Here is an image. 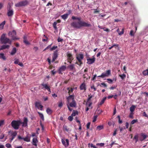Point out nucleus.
<instances>
[{"instance_id": "50", "label": "nucleus", "mask_w": 148, "mask_h": 148, "mask_svg": "<svg viewBox=\"0 0 148 148\" xmlns=\"http://www.w3.org/2000/svg\"><path fill=\"white\" fill-rule=\"evenodd\" d=\"M5 146L8 148H10V147H11V144H10L9 143L6 144L5 145Z\"/></svg>"}, {"instance_id": "16", "label": "nucleus", "mask_w": 148, "mask_h": 148, "mask_svg": "<svg viewBox=\"0 0 148 148\" xmlns=\"http://www.w3.org/2000/svg\"><path fill=\"white\" fill-rule=\"evenodd\" d=\"M66 69V66H64V65H63L62 66H61V67H60V69H59V74H62V72H63V71H65Z\"/></svg>"}, {"instance_id": "51", "label": "nucleus", "mask_w": 148, "mask_h": 148, "mask_svg": "<svg viewBox=\"0 0 148 148\" xmlns=\"http://www.w3.org/2000/svg\"><path fill=\"white\" fill-rule=\"evenodd\" d=\"M134 114V113H132V112H131L130 113V115H129L130 118H133Z\"/></svg>"}, {"instance_id": "25", "label": "nucleus", "mask_w": 148, "mask_h": 148, "mask_svg": "<svg viewBox=\"0 0 148 148\" xmlns=\"http://www.w3.org/2000/svg\"><path fill=\"white\" fill-rule=\"evenodd\" d=\"M117 32H118L119 35H121L123 34H124V28H123L122 29V31L121 32H120L119 29L118 28L117 30Z\"/></svg>"}, {"instance_id": "53", "label": "nucleus", "mask_w": 148, "mask_h": 148, "mask_svg": "<svg viewBox=\"0 0 148 148\" xmlns=\"http://www.w3.org/2000/svg\"><path fill=\"white\" fill-rule=\"evenodd\" d=\"M91 124L90 122H88L87 124V129H89Z\"/></svg>"}, {"instance_id": "36", "label": "nucleus", "mask_w": 148, "mask_h": 148, "mask_svg": "<svg viewBox=\"0 0 148 148\" xmlns=\"http://www.w3.org/2000/svg\"><path fill=\"white\" fill-rule=\"evenodd\" d=\"M46 112L48 114H51L52 112V110H51V109H49V108H47L46 110Z\"/></svg>"}, {"instance_id": "18", "label": "nucleus", "mask_w": 148, "mask_h": 148, "mask_svg": "<svg viewBox=\"0 0 148 148\" xmlns=\"http://www.w3.org/2000/svg\"><path fill=\"white\" fill-rule=\"evenodd\" d=\"M71 13V11L69 10V14H63L61 16L62 18L63 19L65 20L68 18L69 14Z\"/></svg>"}, {"instance_id": "64", "label": "nucleus", "mask_w": 148, "mask_h": 148, "mask_svg": "<svg viewBox=\"0 0 148 148\" xmlns=\"http://www.w3.org/2000/svg\"><path fill=\"white\" fill-rule=\"evenodd\" d=\"M19 62V60L18 59H17V60H16L14 62V63L15 64H18Z\"/></svg>"}, {"instance_id": "62", "label": "nucleus", "mask_w": 148, "mask_h": 148, "mask_svg": "<svg viewBox=\"0 0 148 148\" xmlns=\"http://www.w3.org/2000/svg\"><path fill=\"white\" fill-rule=\"evenodd\" d=\"M101 85H102L104 87L107 86V84H105V83H101V85H100V86H101Z\"/></svg>"}, {"instance_id": "37", "label": "nucleus", "mask_w": 148, "mask_h": 148, "mask_svg": "<svg viewBox=\"0 0 148 148\" xmlns=\"http://www.w3.org/2000/svg\"><path fill=\"white\" fill-rule=\"evenodd\" d=\"M141 135L143 137V139H140L141 141H143V140L146 139V138L147 137V136L146 135V134H141Z\"/></svg>"}, {"instance_id": "44", "label": "nucleus", "mask_w": 148, "mask_h": 148, "mask_svg": "<svg viewBox=\"0 0 148 148\" xmlns=\"http://www.w3.org/2000/svg\"><path fill=\"white\" fill-rule=\"evenodd\" d=\"M134 139H135L136 140V142H137L138 141V135H136L134 137Z\"/></svg>"}, {"instance_id": "22", "label": "nucleus", "mask_w": 148, "mask_h": 148, "mask_svg": "<svg viewBox=\"0 0 148 148\" xmlns=\"http://www.w3.org/2000/svg\"><path fill=\"white\" fill-rule=\"evenodd\" d=\"M10 47V46L9 45H3L1 46L0 50H3V49H5L6 48L8 49Z\"/></svg>"}, {"instance_id": "6", "label": "nucleus", "mask_w": 148, "mask_h": 148, "mask_svg": "<svg viewBox=\"0 0 148 148\" xmlns=\"http://www.w3.org/2000/svg\"><path fill=\"white\" fill-rule=\"evenodd\" d=\"M8 35L9 36L12 37V40H16V39H18L19 38H17L16 36V32L15 30H13L12 32H9Z\"/></svg>"}, {"instance_id": "4", "label": "nucleus", "mask_w": 148, "mask_h": 148, "mask_svg": "<svg viewBox=\"0 0 148 148\" xmlns=\"http://www.w3.org/2000/svg\"><path fill=\"white\" fill-rule=\"evenodd\" d=\"M22 123L21 120H13L11 124L12 127L15 130L18 129L20 125Z\"/></svg>"}, {"instance_id": "1", "label": "nucleus", "mask_w": 148, "mask_h": 148, "mask_svg": "<svg viewBox=\"0 0 148 148\" xmlns=\"http://www.w3.org/2000/svg\"><path fill=\"white\" fill-rule=\"evenodd\" d=\"M72 19H77L79 21L78 22L73 21L71 23V26L75 28L80 29L82 27H91L92 25L89 23H86L84 21H81V18H77V17H75V16H72Z\"/></svg>"}, {"instance_id": "55", "label": "nucleus", "mask_w": 148, "mask_h": 148, "mask_svg": "<svg viewBox=\"0 0 148 148\" xmlns=\"http://www.w3.org/2000/svg\"><path fill=\"white\" fill-rule=\"evenodd\" d=\"M68 119L70 121H72L73 120V117L71 115V116H69V117H68Z\"/></svg>"}, {"instance_id": "30", "label": "nucleus", "mask_w": 148, "mask_h": 148, "mask_svg": "<svg viewBox=\"0 0 148 148\" xmlns=\"http://www.w3.org/2000/svg\"><path fill=\"white\" fill-rule=\"evenodd\" d=\"M5 21H3L0 24V29H2L3 28L5 24Z\"/></svg>"}, {"instance_id": "38", "label": "nucleus", "mask_w": 148, "mask_h": 148, "mask_svg": "<svg viewBox=\"0 0 148 148\" xmlns=\"http://www.w3.org/2000/svg\"><path fill=\"white\" fill-rule=\"evenodd\" d=\"M117 118L119 119L118 122L119 123H122L123 121L121 119L120 116V115H118L117 116Z\"/></svg>"}, {"instance_id": "20", "label": "nucleus", "mask_w": 148, "mask_h": 148, "mask_svg": "<svg viewBox=\"0 0 148 148\" xmlns=\"http://www.w3.org/2000/svg\"><path fill=\"white\" fill-rule=\"evenodd\" d=\"M79 88L81 90H86V85L84 83H83L80 85Z\"/></svg>"}, {"instance_id": "5", "label": "nucleus", "mask_w": 148, "mask_h": 148, "mask_svg": "<svg viewBox=\"0 0 148 148\" xmlns=\"http://www.w3.org/2000/svg\"><path fill=\"white\" fill-rule=\"evenodd\" d=\"M76 58L77 62H76L75 64H77L81 66L83 64L82 60L84 58V55L82 54H78L76 55Z\"/></svg>"}, {"instance_id": "13", "label": "nucleus", "mask_w": 148, "mask_h": 148, "mask_svg": "<svg viewBox=\"0 0 148 148\" xmlns=\"http://www.w3.org/2000/svg\"><path fill=\"white\" fill-rule=\"evenodd\" d=\"M41 85L43 86L44 88H45V89H47L49 92H51V90L50 87L49 86L48 84H44V83H42V84H41Z\"/></svg>"}, {"instance_id": "9", "label": "nucleus", "mask_w": 148, "mask_h": 148, "mask_svg": "<svg viewBox=\"0 0 148 148\" xmlns=\"http://www.w3.org/2000/svg\"><path fill=\"white\" fill-rule=\"evenodd\" d=\"M58 50H56L55 51H54L53 53V56H52V62L55 61V60L58 58Z\"/></svg>"}, {"instance_id": "58", "label": "nucleus", "mask_w": 148, "mask_h": 148, "mask_svg": "<svg viewBox=\"0 0 148 148\" xmlns=\"http://www.w3.org/2000/svg\"><path fill=\"white\" fill-rule=\"evenodd\" d=\"M27 39V37H26V36H24L23 37V41L25 43V40H26Z\"/></svg>"}, {"instance_id": "34", "label": "nucleus", "mask_w": 148, "mask_h": 148, "mask_svg": "<svg viewBox=\"0 0 148 148\" xmlns=\"http://www.w3.org/2000/svg\"><path fill=\"white\" fill-rule=\"evenodd\" d=\"M92 104V102L91 101H88V99H87V102L86 103V105L87 106L89 107H90V106Z\"/></svg>"}, {"instance_id": "26", "label": "nucleus", "mask_w": 148, "mask_h": 148, "mask_svg": "<svg viewBox=\"0 0 148 148\" xmlns=\"http://www.w3.org/2000/svg\"><path fill=\"white\" fill-rule=\"evenodd\" d=\"M38 113L39 114V116L40 117L41 119H42V121H44V115H43L42 113H41V112H38Z\"/></svg>"}, {"instance_id": "12", "label": "nucleus", "mask_w": 148, "mask_h": 148, "mask_svg": "<svg viewBox=\"0 0 148 148\" xmlns=\"http://www.w3.org/2000/svg\"><path fill=\"white\" fill-rule=\"evenodd\" d=\"M35 106L38 109H40V110H42L43 108V106L41 104V103L40 102H36L35 103Z\"/></svg>"}, {"instance_id": "19", "label": "nucleus", "mask_w": 148, "mask_h": 148, "mask_svg": "<svg viewBox=\"0 0 148 148\" xmlns=\"http://www.w3.org/2000/svg\"><path fill=\"white\" fill-rule=\"evenodd\" d=\"M67 60H73L74 59V58L73 56L71 53H67Z\"/></svg>"}, {"instance_id": "63", "label": "nucleus", "mask_w": 148, "mask_h": 148, "mask_svg": "<svg viewBox=\"0 0 148 148\" xmlns=\"http://www.w3.org/2000/svg\"><path fill=\"white\" fill-rule=\"evenodd\" d=\"M63 106V103L62 102H60L58 104V106L59 107H62V106Z\"/></svg>"}, {"instance_id": "42", "label": "nucleus", "mask_w": 148, "mask_h": 148, "mask_svg": "<svg viewBox=\"0 0 148 148\" xmlns=\"http://www.w3.org/2000/svg\"><path fill=\"white\" fill-rule=\"evenodd\" d=\"M57 24V22H54L53 23V26L55 29H57V27H56Z\"/></svg>"}, {"instance_id": "40", "label": "nucleus", "mask_w": 148, "mask_h": 148, "mask_svg": "<svg viewBox=\"0 0 148 148\" xmlns=\"http://www.w3.org/2000/svg\"><path fill=\"white\" fill-rule=\"evenodd\" d=\"M119 76L121 77L122 79H124L126 77V75L124 73H123L122 75H119Z\"/></svg>"}, {"instance_id": "57", "label": "nucleus", "mask_w": 148, "mask_h": 148, "mask_svg": "<svg viewBox=\"0 0 148 148\" xmlns=\"http://www.w3.org/2000/svg\"><path fill=\"white\" fill-rule=\"evenodd\" d=\"M97 145H99L101 147L103 146L104 145V143H97Z\"/></svg>"}, {"instance_id": "10", "label": "nucleus", "mask_w": 148, "mask_h": 148, "mask_svg": "<svg viewBox=\"0 0 148 148\" xmlns=\"http://www.w3.org/2000/svg\"><path fill=\"white\" fill-rule=\"evenodd\" d=\"M87 63L88 64H91L94 62L95 60V58L94 57H93L92 58H90L88 57L87 58Z\"/></svg>"}, {"instance_id": "31", "label": "nucleus", "mask_w": 148, "mask_h": 148, "mask_svg": "<svg viewBox=\"0 0 148 148\" xmlns=\"http://www.w3.org/2000/svg\"><path fill=\"white\" fill-rule=\"evenodd\" d=\"M78 112L77 110H73L72 113L71 115L73 117V116H75L76 115V114H77Z\"/></svg>"}, {"instance_id": "56", "label": "nucleus", "mask_w": 148, "mask_h": 148, "mask_svg": "<svg viewBox=\"0 0 148 148\" xmlns=\"http://www.w3.org/2000/svg\"><path fill=\"white\" fill-rule=\"evenodd\" d=\"M63 40L62 38H60V37H59L58 38V42H62Z\"/></svg>"}, {"instance_id": "8", "label": "nucleus", "mask_w": 148, "mask_h": 148, "mask_svg": "<svg viewBox=\"0 0 148 148\" xmlns=\"http://www.w3.org/2000/svg\"><path fill=\"white\" fill-rule=\"evenodd\" d=\"M28 2L26 0L25 1H23L19 2L18 3L16 4L15 6L16 7H21V6H24V5H27Z\"/></svg>"}, {"instance_id": "39", "label": "nucleus", "mask_w": 148, "mask_h": 148, "mask_svg": "<svg viewBox=\"0 0 148 148\" xmlns=\"http://www.w3.org/2000/svg\"><path fill=\"white\" fill-rule=\"evenodd\" d=\"M57 48H58V46H53L50 48V51H53V50L56 49Z\"/></svg>"}, {"instance_id": "28", "label": "nucleus", "mask_w": 148, "mask_h": 148, "mask_svg": "<svg viewBox=\"0 0 148 148\" xmlns=\"http://www.w3.org/2000/svg\"><path fill=\"white\" fill-rule=\"evenodd\" d=\"M106 98L107 97H104L101 101L100 103H99V105H102V104L104 103Z\"/></svg>"}, {"instance_id": "45", "label": "nucleus", "mask_w": 148, "mask_h": 148, "mask_svg": "<svg viewBox=\"0 0 148 148\" xmlns=\"http://www.w3.org/2000/svg\"><path fill=\"white\" fill-rule=\"evenodd\" d=\"M44 36L45 37V38H42V41H47L48 39V38L45 35H44Z\"/></svg>"}, {"instance_id": "54", "label": "nucleus", "mask_w": 148, "mask_h": 148, "mask_svg": "<svg viewBox=\"0 0 148 148\" xmlns=\"http://www.w3.org/2000/svg\"><path fill=\"white\" fill-rule=\"evenodd\" d=\"M4 121L3 120L0 121V126H1L2 125H3Z\"/></svg>"}, {"instance_id": "61", "label": "nucleus", "mask_w": 148, "mask_h": 148, "mask_svg": "<svg viewBox=\"0 0 148 148\" xmlns=\"http://www.w3.org/2000/svg\"><path fill=\"white\" fill-rule=\"evenodd\" d=\"M130 36H134V33H133V31H130Z\"/></svg>"}, {"instance_id": "14", "label": "nucleus", "mask_w": 148, "mask_h": 148, "mask_svg": "<svg viewBox=\"0 0 148 148\" xmlns=\"http://www.w3.org/2000/svg\"><path fill=\"white\" fill-rule=\"evenodd\" d=\"M62 142L63 145H65V147H67L69 145V140L68 139H66V142L64 139H62Z\"/></svg>"}, {"instance_id": "32", "label": "nucleus", "mask_w": 148, "mask_h": 148, "mask_svg": "<svg viewBox=\"0 0 148 148\" xmlns=\"http://www.w3.org/2000/svg\"><path fill=\"white\" fill-rule=\"evenodd\" d=\"M67 89L68 90V93L69 95H70L73 92V88H71L70 89L69 88H67Z\"/></svg>"}, {"instance_id": "46", "label": "nucleus", "mask_w": 148, "mask_h": 148, "mask_svg": "<svg viewBox=\"0 0 148 148\" xmlns=\"http://www.w3.org/2000/svg\"><path fill=\"white\" fill-rule=\"evenodd\" d=\"M97 128L99 130H102L103 128V126H98L97 127Z\"/></svg>"}, {"instance_id": "59", "label": "nucleus", "mask_w": 148, "mask_h": 148, "mask_svg": "<svg viewBox=\"0 0 148 148\" xmlns=\"http://www.w3.org/2000/svg\"><path fill=\"white\" fill-rule=\"evenodd\" d=\"M87 75V74H83V75H82V77L84 78H86V79H87L88 78L86 76V75Z\"/></svg>"}, {"instance_id": "52", "label": "nucleus", "mask_w": 148, "mask_h": 148, "mask_svg": "<svg viewBox=\"0 0 148 148\" xmlns=\"http://www.w3.org/2000/svg\"><path fill=\"white\" fill-rule=\"evenodd\" d=\"M25 44L26 45H29V44H30V43L27 40V38L26 40H25Z\"/></svg>"}, {"instance_id": "17", "label": "nucleus", "mask_w": 148, "mask_h": 148, "mask_svg": "<svg viewBox=\"0 0 148 148\" xmlns=\"http://www.w3.org/2000/svg\"><path fill=\"white\" fill-rule=\"evenodd\" d=\"M28 121V119L26 117H24V121L21 123L23 124V126H27V122Z\"/></svg>"}, {"instance_id": "23", "label": "nucleus", "mask_w": 148, "mask_h": 148, "mask_svg": "<svg viewBox=\"0 0 148 148\" xmlns=\"http://www.w3.org/2000/svg\"><path fill=\"white\" fill-rule=\"evenodd\" d=\"M32 142L34 145L37 146L36 143L38 142V140L37 138H36V137L34 138L32 140Z\"/></svg>"}, {"instance_id": "3", "label": "nucleus", "mask_w": 148, "mask_h": 148, "mask_svg": "<svg viewBox=\"0 0 148 148\" xmlns=\"http://www.w3.org/2000/svg\"><path fill=\"white\" fill-rule=\"evenodd\" d=\"M5 34H3L1 35L0 40L1 42V43L6 44L7 43H8L11 44L12 41L10 40L9 38H8L7 37H5Z\"/></svg>"}, {"instance_id": "27", "label": "nucleus", "mask_w": 148, "mask_h": 148, "mask_svg": "<svg viewBox=\"0 0 148 148\" xmlns=\"http://www.w3.org/2000/svg\"><path fill=\"white\" fill-rule=\"evenodd\" d=\"M135 106L134 105H132L130 108V110L131 112H132V113H133L134 111L135 110Z\"/></svg>"}, {"instance_id": "35", "label": "nucleus", "mask_w": 148, "mask_h": 148, "mask_svg": "<svg viewBox=\"0 0 148 148\" xmlns=\"http://www.w3.org/2000/svg\"><path fill=\"white\" fill-rule=\"evenodd\" d=\"M143 75H148V69L143 71Z\"/></svg>"}, {"instance_id": "60", "label": "nucleus", "mask_w": 148, "mask_h": 148, "mask_svg": "<svg viewBox=\"0 0 148 148\" xmlns=\"http://www.w3.org/2000/svg\"><path fill=\"white\" fill-rule=\"evenodd\" d=\"M97 77L96 74H95V75H93V76L92 78V80H94L95 79L96 77Z\"/></svg>"}, {"instance_id": "29", "label": "nucleus", "mask_w": 148, "mask_h": 148, "mask_svg": "<svg viewBox=\"0 0 148 148\" xmlns=\"http://www.w3.org/2000/svg\"><path fill=\"white\" fill-rule=\"evenodd\" d=\"M68 67L71 70H73L75 68L74 64H70L68 66Z\"/></svg>"}, {"instance_id": "41", "label": "nucleus", "mask_w": 148, "mask_h": 148, "mask_svg": "<svg viewBox=\"0 0 148 148\" xmlns=\"http://www.w3.org/2000/svg\"><path fill=\"white\" fill-rule=\"evenodd\" d=\"M138 121V120L137 119H134L132 121H131V125H133V124H134V123H136V122H137Z\"/></svg>"}, {"instance_id": "24", "label": "nucleus", "mask_w": 148, "mask_h": 148, "mask_svg": "<svg viewBox=\"0 0 148 148\" xmlns=\"http://www.w3.org/2000/svg\"><path fill=\"white\" fill-rule=\"evenodd\" d=\"M16 51V47H14V48H13L12 51H11L10 54L11 55H14L15 54Z\"/></svg>"}, {"instance_id": "43", "label": "nucleus", "mask_w": 148, "mask_h": 148, "mask_svg": "<svg viewBox=\"0 0 148 148\" xmlns=\"http://www.w3.org/2000/svg\"><path fill=\"white\" fill-rule=\"evenodd\" d=\"M97 115H94V116L93 119L92 120L93 122H95V121H96L97 117Z\"/></svg>"}, {"instance_id": "15", "label": "nucleus", "mask_w": 148, "mask_h": 148, "mask_svg": "<svg viewBox=\"0 0 148 148\" xmlns=\"http://www.w3.org/2000/svg\"><path fill=\"white\" fill-rule=\"evenodd\" d=\"M17 134V132L16 131H15L14 132H11V135L12 136V137L11 139V142L14 140V138L16 136Z\"/></svg>"}, {"instance_id": "48", "label": "nucleus", "mask_w": 148, "mask_h": 148, "mask_svg": "<svg viewBox=\"0 0 148 148\" xmlns=\"http://www.w3.org/2000/svg\"><path fill=\"white\" fill-rule=\"evenodd\" d=\"M88 98L87 99L88 101H91V99L92 97H93V96L92 95H88Z\"/></svg>"}, {"instance_id": "2", "label": "nucleus", "mask_w": 148, "mask_h": 148, "mask_svg": "<svg viewBox=\"0 0 148 148\" xmlns=\"http://www.w3.org/2000/svg\"><path fill=\"white\" fill-rule=\"evenodd\" d=\"M67 100L68 102V103L67 104V107L69 110L71 111L73 110V109L71 108L70 106L75 107L77 106V103L74 99V95H69L67 97Z\"/></svg>"}, {"instance_id": "49", "label": "nucleus", "mask_w": 148, "mask_h": 148, "mask_svg": "<svg viewBox=\"0 0 148 148\" xmlns=\"http://www.w3.org/2000/svg\"><path fill=\"white\" fill-rule=\"evenodd\" d=\"M63 129L64 130L66 131H68L69 130L67 128V127L66 126H64V125L63 126Z\"/></svg>"}, {"instance_id": "7", "label": "nucleus", "mask_w": 148, "mask_h": 148, "mask_svg": "<svg viewBox=\"0 0 148 148\" xmlns=\"http://www.w3.org/2000/svg\"><path fill=\"white\" fill-rule=\"evenodd\" d=\"M110 70H108L106 71L105 73H102L101 75H99L98 77H101L102 78H104L105 77H108L109 75H110L111 73Z\"/></svg>"}, {"instance_id": "11", "label": "nucleus", "mask_w": 148, "mask_h": 148, "mask_svg": "<svg viewBox=\"0 0 148 148\" xmlns=\"http://www.w3.org/2000/svg\"><path fill=\"white\" fill-rule=\"evenodd\" d=\"M19 140H22L23 139L24 141H26V142H30V138L29 136H26V137H22L21 136H18V137Z\"/></svg>"}, {"instance_id": "47", "label": "nucleus", "mask_w": 148, "mask_h": 148, "mask_svg": "<svg viewBox=\"0 0 148 148\" xmlns=\"http://www.w3.org/2000/svg\"><path fill=\"white\" fill-rule=\"evenodd\" d=\"M107 80L108 83H112L113 82V80L111 79H110V78H108V79H107Z\"/></svg>"}, {"instance_id": "33", "label": "nucleus", "mask_w": 148, "mask_h": 148, "mask_svg": "<svg viewBox=\"0 0 148 148\" xmlns=\"http://www.w3.org/2000/svg\"><path fill=\"white\" fill-rule=\"evenodd\" d=\"M0 58H2L3 60H5L6 59V57L4 56L3 53H0Z\"/></svg>"}, {"instance_id": "21", "label": "nucleus", "mask_w": 148, "mask_h": 148, "mask_svg": "<svg viewBox=\"0 0 148 148\" xmlns=\"http://www.w3.org/2000/svg\"><path fill=\"white\" fill-rule=\"evenodd\" d=\"M14 14V12L13 10L9 9L8 10L7 15L8 16H12Z\"/></svg>"}]
</instances>
